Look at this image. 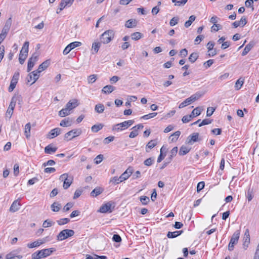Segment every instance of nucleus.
Here are the masks:
<instances>
[{"label": "nucleus", "mask_w": 259, "mask_h": 259, "mask_svg": "<svg viewBox=\"0 0 259 259\" xmlns=\"http://www.w3.org/2000/svg\"><path fill=\"white\" fill-rule=\"evenodd\" d=\"M54 248H50L38 250L32 254V259H41L47 257L55 251Z\"/></svg>", "instance_id": "f257e3e1"}, {"label": "nucleus", "mask_w": 259, "mask_h": 259, "mask_svg": "<svg viewBox=\"0 0 259 259\" xmlns=\"http://www.w3.org/2000/svg\"><path fill=\"white\" fill-rule=\"evenodd\" d=\"M114 34L112 30L105 31L100 36L101 42L104 44L109 43L114 38Z\"/></svg>", "instance_id": "f03ea898"}, {"label": "nucleus", "mask_w": 259, "mask_h": 259, "mask_svg": "<svg viewBox=\"0 0 259 259\" xmlns=\"http://www.w3.org/2000/svg\"><path fill=\"white\" fill-rule=\"evenodd\" d=\"M29 42L25 41L20 52L19 61L21 64H23L26 59L28 53Z\"/></svg>", "instance_id": "7ed1b4c3"}, {"label": "nucleus", "mask_w": 259, "mask_h": 259, "mask_svg": "<svg viewBox=\"0 0 259 259\" xmlns=\"http://www.w3.org/2000/svg\"><path fill=\"white\" fill-rule=\"evenodd\" d=\"M134 123V120H129L124 121L121 123H117L112 127V130L115 131H120L127 128Z\"/></svg>", "instance_id": "20e7f679"}, {"label": "nucleus", "mask_w": 259, "mask_h": 259, "mask_svg": "<svg viewBox=\"0 0 259 259\" xmlns=\"http://www.w3.org/2000/svg\"><path fill=\"white\" fill-rule=\"evenodd\" d=\"M59 180L63 181V187L64 189H67L72 183L73 178L72 176H69L68 174L65 173L60 176Z\"/></svg>", "instance_id": "39448f33"}, {"label": "nucleus", "mask_w": 259, "mask_h": 259, "mask_svg": "<svg viewBox=\"0 0 259 259\" xmlns=\"http://www.w3.org/2000/svg\"><path fill=\"white\" fill-rule=\"evenodd\" d=\"M74 234V231L73 230L64 229L61 231L57 235V240L62 241L68 237H71Z\"/></svg>", "instance_id": "423d86ee"}, {"label": "nucleus", "mask_w": 259, "mask_h": 259, "mask_svg": "<svg viewBox=\"0 0 259 259\" xmlns=\"http://www.w3.org/2000/svg\"><path fill=\"white\" fill-rule=\"evenodd\" d=\"M240 234V230H237L233 234L228 245V249L230 251L233 250L234 245L237 243L239 238Z\"/></svg>", "instance_id": "0eeeda50"}, {"label": "nucleus", "mask_w": 259, "mask_h": 259, "mask_svg": "<svg viewBox=\"0 0 259 259\" xmlns=\"http://www.w3.org/2000/svg\"><path fill=\"white\" fill-rule=\"evenodd\" d=\"M82 133V130L80 128H75L72 130L64 135V139L67 140H71L77 136L80 135Z\"/></svg>", "instance_id": "6e6552de"}, {"label": "nucleus", "mask_w": 259, "mask_h": 259, "mask_svg": "<svg viewBox=\"0 0 259 259\" xmlns=\"http://www.w3.org/2000/svg\"><path fill=\"white\" fill-rule=\"evenodd\" d=\"M19 75L20 74L19 72H16L14 73L12 79L11 81L10 85L8 89V90L10 92H12L15 88L19 79Z\"/></svg>", "instance_id": "1a4fd4ad"}, {"label": "nucleus", "mask_w": 259, "mask_h": 259, "mask_svg": "<svg viewBox=\"0 0 259 259\" xmlns=\"http://www.w3.org/2000/svg\"><path fill=\"white\" fill-rule=\"evenodd\" d=\"M81 45V42L79 41H74L68 45L63 50V54L66 55L68 54L72 50L76 47Z\"/></svg>", "instance_id": "9d476101"}, {"label": "nucleus", "mask_w": 259, "mask_h": 259, "mask_svg": "<svg viewBox=\"0 0 259 259\" xmlns=\"http://www.w3.org/2000/svg\"><path fill=\"white\" fill-rule=\"evenodd\" d=\"M39 73L36 70H35L28 75L27 77L28 82L33 80L32 82L30 83V85L33 84L38 79L39 77Z\"/></svg>", "instance_id": "9b49d317"}, {"label": "nucleus", "mask_w": 259, "mask_h": 259, "mask_svg": "<svg viewBox=\"0 0 259 259\" xmlns=\"http://www.w3.org/2000/svg\"><path fill=\"white\" fill-rule=\"evenodd\" d=\"M218 19L219 18L215 16L212 17L210 19V22L213 24L211 29L214 31H218L222 29V26L220 24L217 23Z\"/></svg>", "instance_id": "f8f14e48"}, {"label": "nucleus", "mask_w": 259, "mask_h": 259, "mask_svg": "<svg viewBox=\"0 0 259 259\" xmlns=\"http://www.w3.org/2000/svg\"><path fill=\"white\" fill-rule=\"evenodd\" d=\"M199 133H194L191 135L189 136L186 140V143L188 144L192 145L194 142H196L198 141H199Z\"/></svg>", "instance_id": "ddd939ff"}, {"label": "nucleus", "mask_w": 259, "mask_h": 259, "mask_svg": "<svg viewBox=\"0 0 259 259\" xmlns=\"http://www.w3.org/2000/svg\"><path fill=\"white\" fill-rule=\"evenodd\" d=\"M112 203L111 202L106 203L100 207L99 211L102 213L111 212L113 209V208H112Z\"/></svg>", "instance_id": "4468645a"}, {"label": "nucleus", "mask_w": 259, "mask_h": 259, "mask_svg": "<svg viewBox=\"0 0 259 259\" xmlns=\"http://www.w3.org/2000/svg\"><path fill=\"white\" fill-rule=\"evenodd\" d=\"M61 128L59 127L55 128L50 132L48 137L50 139H53L59 135L61 134Z\"/></svg>", "instance_id": "2eb2a0df"}, {"label": "nucleus", "mask_w": 259, "mask_h": 259, "mask_svg": "<svg viewBox=\"0 0 259 259\" xmlns=\"http://www.w3.org/2000/svg\"><path fill=\"white\" fill-rule=\"evenodd\" d=\"M50 60H47L39 65L38 68L36 70V71L40 73L42 71L46 70L50 66Z\"/></svg>", "instance_id": "dca6fc26"}, {"label": "nucleus", "mask_w": 259, "mask_h": 259, "mask_svg": "<svg viewBox=\"0 0 259 259\" xmlns=\"http://www.w3.org/2000/svg\"><path fill=\"white\" fill-rule=\"evenodd\" d=\"M78 105V101L75 99L70 100L66 105V107L71 111Z\"/></svg>", "instance_id": "f3484780"}, {"label": "nucleus", "mask_w": 259, "mask_h": 259, "mask_svg": "<svg viewBox=\"0 0 259 259\" xmlns=\"http://www.w3.org/2000/svg\"><path fill=\"white\" fill-rule=\"evenodd\" d=\"M20 205L21 204L20 202H18V200H15L10 207V211L14 212L18 211L20 208Z\"/></svg>", "instance_id": "a211bd4d"}, {"label": "nucleus", "mask_w": 259, "mask_h": 259, "mask_svg": "<svg viewBox=\"0 0 259 259\" xmlns=\"http://www.w3.org/2000/svg\"><path fill=\"white\" fill-rule=\"evenodd\" d=\"M57 150V148L53 147L51 144H50L45 148V152L47 154H51L55 153Z\"/></svg>", "instance_id": "6ab92c4d"}, {"label": "nucleus", "mask_w": 259, "mask_h": 259, "mask_svg": "<svg viewBox=\"0 0 259 259\" xmlns=\"http://www.w3.org/2000/svg\"><path fill=\"white\" fill-rule=\"evenodd\" d=\"M12 18H9L6 21L5 26L2 30V31L4 32L5 33H8L12 25Z\"/></svg>", "instance_id": "aec40b11"}, {"label": "nucleus", "mask_w": 259, "mask_h": 259, "mask_svg": "<svg viewBox=\"0 0 259 259\" xmlns=\"http://www.w3.org/2000/svg\"><path fill=\"white\" fill-rule=\"evenodd\" d=\"M72 119L70 118H66L62 120L60 123V125L63 127H67L71 125Z\"/></svg>", "instance_id": "412c9836"}, {"label": "nucleus", "mask_w": 259, "mask_h": 259, "mask_svg": "<svg viewBox=\"0 0 259 259\" xmlns=\"http://www.w3.org/2000/svg\"><path fill=\"white\" fill-rule=\"evenodd\" d=\"M103 189L101 187H96L91 192V196L97 197L101 194L103 192Z\"/></svg>", "instance_id": "4be33fe9"}, {"label": "nucleus", "mask_w": 259, "mask_h": 259, "mask_svg": "<svg viewBox=\"0 0 259 259\" xmlns=\"http://www.w3.org/2000/svg\"><path fill=\"white\" fill-rule=\"evenodd\" d=\"M115 90V87L111 85H107L105 86L102 90V93L106 94H109L112 93Z\"/></svg>", "instance_id": "5701e85b"}, {"label": "nucleus", "mask_w": 259, "mask_h": 259, "mask_svg": "<svg viewBox=\"0 0 259 259\" xmlns=\"http://www.w3.org/2000/svg\"><path fill=\"white\" fill-rule=\"evenodd\" d=\"M101 42H100L98 41H95L93 43L92 46V51H93L92 54H96L98 52L99 49L101 47Z\"/></svg>", "instance_id": "b1692460"}, {"label": "nucleus", "mask_w": 259, "mask_h": 259, "mask_svg": "<svg viewBox=\"0 0 259 259\" xmlns=\"http://www.w3.org/2000/svg\"><path fill=\"white\" fill-rule=\"evenodd\" d=\"M183 232V230L175 231L172 232H168L167 234V237L169 238H174L180 235Z\"/></svg>", "instance_id": "393cba45"}, {"label": "nucleus", "mask_w": 259, "mask_h": 259, "mask_svg": "<svg viewBox=\"0 0 259 259\" xmlns=\"http://www.w3.org/2000/svg\"><path fill=\"white\" fill-rule=\"evenodd\" d=\"M253 46L254 44L253 42H250L248 44H247L244 48L242 53V55L243 56H245L251 50V49L253 47Z\"/></svg>", "instance_id": "a878e982"}, {"label": "nucleus", "mask_w": 259, "mask_h": 259, "mask_svg": "<svg viewBox=\"0 0 259 259\" xmlns=\"http://www.w3.org/2000/svg\"><path fill=\"white\" fill-rule=\"evenodd\" d=\"M70 111L69 109V108L65 106V107L64 108H63L62 110H61L59 112V115L61 117H65L66 116H67L70 114Z\"/></svg>", "instance_id": "bb28decb"}, {"label": "nucleus", "mask_w": 259, "mask_h": 259, "mask_svg": "<svg viewBox=\"0 0 259 259\" xmlns=\"http://www.w3.org/2000/svg\"><path fill=\"white\" fill-rule=\"evenodd\" d=\"M157 144L156 140H152L150 141L146 146V151L147 152H149L148 149H151L154 148Z\"/></svg>", "instance_id": "cd10ccee"}, {"label": "nucleus", "mask_w": 259, "mask_h": 259, "mask_svg": "<svg viewBox=\"0 0 259 259\" xmlns=\"http://www.w3.org/2000/svg\"><path fill=\"white\" fill-rule=\"evenodd\" d=\"M190 150L191 148L186 146L183 145L180 149L179 154L180 155H185L187 154L190 151Z\"/></svg>", "instance_id": "c85d7f7f"}, {"label": "nucleus", "mask_w": 259, "mask_h": 259, "mask_svg": "<svg viewBox=\"0 0 259 259\" xmlns=\"http://www.w3.org/2000/svg\"><path fill=\"white\" fill-rule=\"evenodd\" d=\"M136 20L132 19L127 20L125 24V26L127 28H133L136 27Z\"/></svg>", "instance_id": "c756f323"}, {"label": "nucleus", "mask_w": 259, "mask_h": 259, "mask_svg": "<svg viewBox=\"0 0 259 259\" xmlns=\"http://www.w3.org/2000/svg\"><path fill=\"white\" fill-rule=\"evenodd\" d=\"M203 110V109L200 107H198L195 108L191 112V114H190V116H192V118L197 116L199 115L201 111Z\"/></svg>", "instance_id": "7c9ffc66"}, {"label": "nucleus", "mask_w": 259, "mask_h": 259, "mask_svg": "<svg viewBox=\"0 0 259 259\" xmlns=\"http://www.w3.org/2000/svg\"><path fill=\"white\" fill-rule=\"evenodd\" d=\"M51 207L53 211L58 212L61 208V204L57 202H55L51 205Z\"/></svg>", "instance_id": "2f4dec72"}, {"label": "nucleus", "mask_w": 259, "mask_h": 259, "mask_svg": "<svg viewBox=\"0 0 259 259\" xmlns=\"http://www.w3.org/2000/svg\"><path fill=\"white\" fill-rule=\"evenodd\" d=\"M133 172V168L129 167L121 175L125 177V179H127Z\"/></svg>", "instance_id": "473e14b6"}, {"label": "nucleus", "mask_w": 259, "mask_h": 259, "mask_svg": "<svg viewBox=\"0 0 259 259\" xmlns=\"http://www.w3.org/2000/svg\"><path fill=\"white\" fill-rule=\"evenodd\" d=\"M198 54L196 52L192 53L189 57L188 60L192 63H194L198 58Z\"/></svg>", "instance_id": "72a5a7b5"}, {"label": "nucleus", "mask_w": 259, "mask_h": 259, "mask_svg": "<svg viewBox=\"0 0 259 259\" xmlns=\"http://www.w3.org/2000/svg\"><path fill=\"white\" fill-rule=\"evenodd\" d=\"M143 36V34L139 32H136L131 34V37L133 40H138Z\"/></svg>", "instance_id": "f704fd0d"}, {"label": "nucleus", "mask_w": 259, "mask_h": 259, "mask_svg": "<svg viewBox=\"0 0 259 259\" xmlns=\"http://www.w3.org/2000/svg\"><path fill=\"white\" fill-rule=\"evenodd\" d=\"M104 106L102 104H98L95 106V110L98 113H102L104 111Z\"/></svg>", "instance_id": "c9c22d12"}, {"label": "nucleus", "mask_w": 259, "mask_h": 259, "mask_svg": "<svg viewBox=\"0 0 259 259\" xmlns=\"http://www.w3.org/2000/svg\"><path fill=\"white\" fill-rule=\"evenodd\" d=\"M196 17L194 15H191L188 21H187L184 24L186 28H188L191 26L192 23L195 21Z\"/></svg>", "instance_id": "e433bc0d"}, {"label": "nucleus", "mask_w": 259, "mask_h": 259, "mask_svg": "<svg viewBox=\"0 0 259 259\" xmlns=\"http://www.w3.org/2000/svg\"><path fill=\"white\" fill-rule=\"evenodd\" d=\"M202 95L203 94L200 92H197L196 94L192 95L191 97H189V98L192 103L195 102L196 100H198Z\"/></svg>", "instance_id": "4c0bfd02"}, {"label": "nucleus", "mask_w": 259, "mask_h": 259, "mask_svg": "<svg viewBox=\"0 0 259 259\" xmlns=\"http://www.w3.org/2000/svg\"><path fill=\"white\" fill-rule=\"evenodd\" d=\"M244 83V79L241 78H239L236 82L235 88L236 90H239L241 89Z\"/></svg>", "instance_id": "58836bf2"}, {"label": "nucleus", "mask_w": 259, "mask_h": 259, "mask_svg": "<svg viewBox=\"0 0 259 259\" xmlns=\"http://www.w3.org/2000/svg\"><path fill=\"white\" fill-rule=\"evenodd\" d=\"M103 127V125L101 123L98 124H95L91 127V130L94 133H97L101 130Z\"/></svg>", "instance_id": "ea45409f"}, {"label": "nucleus", "mask_w": 259, "mask_h": 259, "mask_svg": "<svg viewBox=\"0 0 259 259\" xmlns=\"http://www.w3.org/2000/svg\"><path fill=\"white\" fill-rule=\"evenodd\" d=\"M243 241H245V242H247V244H249L250 243V235L249 231L248 229H246L245 230Z\"/></svg>", "instance_id": "a19ab883"}, {"label": "nucleus", "mask_w": 259, "mask_h": 259, "mask_svg": "<svg viewBox=\"0 0 259 259\" xmlns=\"http://www.w3.org/2000/svg\"><path fill=\"white\" fill-rule=\"evenodd\" d=\"M31 125L30 123H27L25 126V134L27 138L30 137Z\"/></svg>", "instance_id": "79ce46f5"}, {"label": "nucleus", "mask_w": 259, "mask_h": 259, "mask_svg": "<svg viewBox=\"0 0 259 259\" xmlns=\"http://www.w3.org/2000/svg\"><path fill=\"white\" fill-rule=\"evenodd\" d=\"M69 222H70V219L68 218L61 219L57 221V224L60 226L66 224L68 223H69Z\"/></svg>", "instance_id": "37998d69"}, {"label": "nucleus", "mask_w": 259, "mask_h": 259, "mask_svg": "<svg viewBox=\"0 0 259 259\" xmlns=\"http://www.w3.org/2000/svg\"><path fill=\"white\" fill-rule=\"evenodd\" d=\"M157 114V113H156V112L151 113L148 114H146V115H145L142 116L141 118H142L143 119H146V120L149 119L150 118L154 117L155 116H156Z\"/></svg>", "instance_id": "c03bdc74"}, {"label": "nucleus", "mask_w": 259, "mask_h": 259, "mask_svg": "<svg viewBox=\"0 0 259 259\" xmlns=\"http://www.w3.org/2000/svg\"><path fill=\"white\" fill-rule=\"evenodd\" d=\"M16 101H17L16 97H13L11 99V102L9 104L8 108L14 110L15 108V107L16 106Z\"/></svg>", "instance_id": "a18cd8bd"}, {"label": "nucleus", "mask_w": 259, "mask_h": 259, "mask_svg": "<svg viewBox=\"0 0 259 259\" xmlns=\"http://www.w3.org/2000/svg\"><path fill=\"white\" fill-rule=\"evenodd\" d=\"M180 134H181V132L179 131L175 132L170 137V138L172 137L171 141L172 142L177 141V139H178L179 137L180 136Z\"/></svg>", "instance_id": "49530a36"}, {"label": "nucleus", "mask_w": 259, "mask_h": 259, "mask_svg": "<svg viewBox=\"0 0 259 259\" xmlns=\"http://www.w3.org/2000/svg\"><path fill=\"white\" fill-rule=\"evenodd\" d=\"M97 78V75L96 74L91 75L88 77V80L89 83L95 82Z\"/></svg>", "instance_id": "de8ad7c7"}, {"label": "nucleus", "mask_w": 259, "mask_h": 259, "mask_svg": "<svg viewBox=\"0 0 259 259\" xmlns=\"http://www.w3.org/2000/svg\"><path fill=\"white\" fill-rule=\"evenodd\" d=\"M141 203L144 205H146L149 202V198L146 196H142L140 199Z\"/></svg>", "instance_id": "09e8293b"}, {"label": "nucleus", "mask_w": 259, "mask_h": 259, "mask_svg": "<svg viewBox=\"0 0 259 259\" xmlns=\"http://www.w3.org/2000/svg\"><path fill=\"white\" fill-rule=\"evenodd\" d=\"M154 160V159L153 158L150 157V158L146 159L144 161V164L146 166H150L153 164Z\"/></svg>", "instance_id": "8fccbe9b"}, {"label": "nucleus", "mask_w": 259, "mask_h": 259, "mask_svg": "<svg viewBox=\"0 0 259 259\" xmlns=\"http://www.w3.org/2000/svg\"><path fill=\"white\" fill-rule=\"evenodd\" d=\"M73 206V204L71 202L67 203L63 208V211L64 212L67 211Z\"/></svg>", "instance_id": "3c124183"}, {"label": "nucleus", "mask_w": 259, "mask_h": 259, "mask_svg": "<svg viewBox=\"0 0 259 259\" xmlns=\"http://www.w3.org/2000/svg\"><path fill=\"white\" fill-rule=\"evenodd\" d=\"M246 197L248 199V201H250L252 200L253 198V190L248 189V190L247 193Z\"/></svg>", "instance_id": "603ef678"}, {"label": "nucleus", "mask_w": 259, "mask_h": 259, "mask_svg": "<svg viewBox=\"0 0 259 259\" xmlns=\"http://www.w3.org/2000/svg\"><path fill=\"white\" fill-rule=\"evenodd\" d=\"M214 63V61L212 59H210L205 62L203 63V66L205 68H208L210 67L212 64Z\"/></svg>", "instance_id": "864d4df0"}, {"label": "nucleus", "mask_w": 259, "mask_h": 259, "mask_svg": "<svg viewBox=\"0 0 259 259\" xmlns=\"http://www.w3.org/2000/svg\"><path fill=\"white\" fill-rule=\"evenodd\" d=\"M205 186V183L204 182L202 181L199 182L197 186V192H199L201 190H202Z\"/></svg>", "instance_id": "5fc2aeb1"}, {"label": "nucleus", "mask_w": 259, "mask_h": 259, "mask_svg": "<svg viewBox=\"0 0 259 259\" xmlns=\"http://www.w3.org/2000/svg\"><path fill=\"white\" fill-rule=\"evenodd\" d=\"M103 159V155L102 154L98 155L95 158V163L97 164L100 163Z\"/></svg>", "instance_id": "6e6d98bb"}, {"label": "nucleus", "mask_w": 259, "mask_h": 259, "mask_svg": "<svg viewBox=\"0 0 259 259\" xmlns=\"http://www.w3.org/2000/svg\"><path fill=\"white\" fill-rule=\"evenodd\" d=\"M215 108L209 107L207 108V112H206V116L207 117H209L212 115L214 111H215Z\"/></svg>", "instance_id": "4d7b16f0"}, {"label": "nucleus", "mask_w": 259, "mask_h": 259, "mask_svg": "<svg viewBox=\"0 0 259 259\" xmlns=\"http://www.w3.org/2000/svg\"><path fill=\"white\" fill-rule=\"evenodd\" d=\"M49 239H48V237H46L45 238L39 239L36 240V242L38 245L40 246V245L45 243L46 242L48 241Z\"/></svg>", "instance_id": "13d9d810"}, {"label": "nucleus", "mask_w": 259, "mask_h": 259, "mask_svg": "<svg viewBox=\"0 0 259 259\" xmlns=\"http://www.w3.org/2000/svg\"><path fill=\"white\" fill-rule=\"evenodd\" d=\"M179 22V18L178 17H173L170 21L169 25L171 26H174Z\"/></svg>", "instance_id": "bf43d9fd"}, {"label": "nucleus", "mask_w": 259, "mask_h": 259, "mask_svg": "<svg viewBox=\"0 0 259 259\" xmlns=\"http://www.w3.org/2000/svg\"><path fill=\"white\" fill-rule=\"evenodd\" d=\"M53 222L49 220L45 221L42 224V227L44 228H47L51 227L53 225Z\"/></svg>", "instance_id": "052dcab7"}, {"label": "nucleus", "mask_w": 259, "mask_h": 259, "mask_svg": "<svg viewBox=\"0 0 259 259\" xmlns=\"http://www.w3.org/2000/svg\"><path fill=\"white\" fill-rule=\"evenodd\" d=\"M112 240L115 242H120L121 241V238L118 234H114L113 236Z\"/></svg>", "instance_id": "680f3d73"}, {"label": "nucleus", "mask_w": 259, "mask_h": 259, "mask_svg": "<svg viewBox=\"0 0 259 259\" xmlns=\"http://www.w3.org/2000/svg\"><path fill=\"white\" fill-rule=\"evenodd\" d=\"M204 36L203 35H198L196 37V38L194 40L195 44H196V45L199 44L200 43V42L204 39Z\"/></svg>", "instance_id": "e2e57ef3"}, {"label": "nucleus", "mask_w": 259, "mask_h": 259, "mask_svg": "<svg viewBox=\"0 0 259 259\" xmlns=\"http://www.w3.org/2000/svg\"><path fill=\"white\" fill-rule=\"evenodd\" d=\"M192 116L189 115H185L183 117L182 120L184 123H187L191 120Z\"/></svg>", "instance_id": "0e129e2a"}, {"label": "nucleus", "mask_w": 259, "mask_h": 259, "mask_svg": "<svg viewBox=\"0 0 259 259\" xmlns=\"http://www.w3.org/2000/svg\"><path fill=\"white\" fill-rule=\"evenodd\" d=\"M211 123V120L209 119H203L202 122L199 124V126L201 127L204 125H207Z\"/></svg>", "instance_id": "69168bd1"}, {"label": "nucleus", "mask_w": 259, "mask_h": 259, "mask_svg": "<svg viewBox=\"0 0 259 259\" xmlns=\"http://www.w3.org/2000/svg\"><path fill=\"white\" fill-rule=\"evenodd\" d=\"M214 46V42L211 41H209L207 44V48L208 49V51H211L212 50L214 49L213 48Z\"/></svg>", "instance_id": "338daca9"}, {"label": "nucleus", "mask_w": 259, "mask_h": 259, "mask_svg": "<svg viewBox=\"0 0 259 259\" xmlns=\"http://www.w3.org/2000/svg\"><path fill=\"white\" fill-rule=\"evenodd\" d=\"M114 139V136H109L104 139V143L105 144H108L110 142L113 141Z\"/></svg>", "instance_id": "774afa93"}]
</instances>
